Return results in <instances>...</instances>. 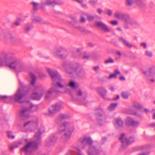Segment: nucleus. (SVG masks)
<instances>
[{"instance_id": "obj_1", "label": "nucleus", "mask_w": 155, "mask_h": 155, "mask_svg": "<svg viewBox=\"0 0 155 155\" xmlns=\"http://www.w3.org/2000/svg\"><path fill=\"white\" fill-rule=\"evenodd\" d=\"M46 69L52 81V87L45 93V99L47 100L51 97L54 91L60 92L59 88H64L66 84L56 71L52 70L49 68H47Z\"/></svg>"}, {"instance_id": "obj_2", "label": "nucleus", "mask_w": 155, "mask_h": 155, "mask_svg": "<svg viewBox=\"0 0 155 155\" xmlns=\"http://www.w3.org/2000/svg\"><path fill=\"white\" fill-rule=\"evenodd\" d=\"M20 86L15 95L12 96H0V100L5 102L12 101L21 103L23 102V98L28 92V87L23 83L20 82Z\"/></svg>"}, {"instance_id": "obj_3", "label": "nucleus", "mask_w": 155, "mask_h": 155, "mask_svg": "<svg viewBox=\"0 0 155 155\" xmlns=\"http://www.w3.org/2000/svg\"><path fill=\"white\" fill-rule=\"evenodd\" d=\"M42 133L41 130L39 129L38 133L35 134L34 137V140L28 143L25 146L21 149V151L28 154L33 150H36L38 148L39 144L41 143V135Z\"/></svg>"}, {"instance_id": "obj_4", "label": "nucleus", "mask_w": 155, "mask_h": 155, "mask_svg": "<svg viewBox=\"0 0 155 155\" xmlns=\"http://www.w3.org/2000/svg\"><path fill=\"white\" fill-rule=\"evenodd\" d=\"M58 130L59 133L64 132V133L61 137V141L65 142L70 138L71 133L74 130V127L72 124L65 122L60 125Z\"/></svg>"}, {"instance_id": "obj_5", "label": "nucleus", "mask_w": 155, "mask_h": 155, "mask_svg": "<svg viewBox=\"0 0 155 155\" xmlns=\"http://www.w3.org/2000/svg\"><path fill=\"white\" fill-rule=\"evenodd\" d=\"M80 141L81 143L82 148H84L87 144L90 146V148L88 151V155H98L97 153H98V150L95 147L92 146L93 141L90 137H84L81 138Z\"/></svg>"}, {"instance_id": "obj_6", "label": "nucleus", "mask_w": 155, "mask_h": 155, "mask_svg": "<svg viewBox=\"0 0 155 155\" xmlns=\"http://www.w3.org/2000/svg\"><path fill=\"white\" fill-rule=\"evenodd\" d=\"M45 91V88L42 85L37 84L35 86L31 97L33 99L39 100L42 97Z\"/></svg>"}, {"instance_id": "obj_7", "label": "nucleus", "mask_w": 155, "mask_h": 155, "mask_svg": "<svg viewBox=\"0 0 155 155\" xmlns=\"http://www.w3.org/2000/svg\"><path fill=\"white\" fill-rule=\"evenodd\" d=\"M37 106L31 104L30 108L24 107L22 108L20 111L19 116L23 119L29 118V117H32L30 116L29 114L30 110H35L36 109Z\"/></svg>"}, {"instance_id": "obj_8", "label": "nucleus", "mask_w": 155, "mask_h": 155, "mask_svg": "<svg viewBox=\"0 0 155 155\" xmlns=\"http://www.w3.org/2000/svg\"><path fill=\"white\" fill-rule=\"evenodd\" d=\"M95 114L98 124L100 125H102L106 119L103 110L100 108H97L95 109Z\"/></svg>"}, {"instance_id": "obj_9", "label": "nucleus", "mask_w": 155, "mask_h": 155, "mask_svg": "<svg viewBox=\"0 0 155 155\" xmlns=\"http://www.w3.org/2000/svg\"><path fill=\"white\" fill-rule=\"evenodd\" d=\"M66 69V72L69 74H71L77 70V71L76 73L78 77L81 78L86 77V74L83 69L79 68H75L73 66L68 65V68Z\"/></svg>"}, {"instance_id": "obj_10", "label": "nucleus", "mask_w": 155, "mask_h": 155, "mask_svg": "<svg viewBox=\"0 0 155 155\" xmlns=\"http://www.w3.org/2000/svg\"><path fill=\"white\" fill-rule=\"evenodd\" d=\"M28 120L24 123V127L29 128L32 127H36L38 126V119L36 116L29 117Z\"/></svg>"}, {"instance_id": "obj_11", "label": "nucleus", "mask_w": 155, "mask_h": 155, "mask_svg": "<svg viewBox=\"0 0 155 155\" xmlns=\"http://www.w3.org/2000/svg\"><path fill=\"white\" fill-rule=\"evenodd\" d=\"M114 16L117 18L122 20L127 23L133 25L134 23V22L133 19L128 15H124L121 13L117 12L115 13Z\"/></svg>"}, {"instance_id": "obj_12", "label": "nucleus", "mask_w": 155, "mask_h": 155, "mask_svg": "<svg viewBox=\"0 0 155 155\" xmlns=\"http://www.w3.org/2000/svg\"><path fill=\"white\" fill-rule=\"evenodd\" d=\"M134 139V137H130L129 140L127 139L125 137L124 134H122L119 138V140L122 142V146L124 148L127 147L129 145L133 143Z\"/></svg>"}, {"instance_id": "obj_13", "label": "nucleus", "mask_w": 155, "mask_h": 155, "mask_svg": "<svg viewBox=\"0 0 155 155\" xmlns=\"http://www.w3.org/2000/svg\"><path fill=\"white\" fill-rule=\"evenodd\" d=\"M8 66L13 69L18 70L20 71H22L24 67L23 65L16 60H13L12 62L10 63Z\"/></svg>"}, {"instance_id": "obj_14", "label": "nucleus", "mask_w": 155, "mask_h": 155, "mask_svg": "<svg viewBox=\"0 0 155 155\" xmlns=\"http://www.w3.org/2000/svg\"><path fill=\"white\" fill-rule=\"evenodd\" d=\"M62 108L61 105L59 103H56L53 105L49 109L48 114L53 116L59 111Z\"/></svg>"}, {"instance_id": "obj_15", "label": "nucleus", "mask_w": 155, "mask_h": 155, "mask_svg": "<svg viewBox=\"0 0 155 155\" xmlns=\"http://www.w3.org/2000/svg\"><path fill=\"white\" fill-rule=\"evenodd\" d=\"M12 58L10 54L3 52L0 55V67L3 66L5 62L7 63L8 60Z\"/></svg>"}, {"instance_id": "obj_16", "label": "nucleus", "mask_w": 155, "mask_h": 155, "mask_svg": "<svg viewBox=\"0 0 155 155\" xmlns=\"http://www.w3.org/2000/svg\"><path fill=\"white\" fill-rule=\"evenodd\" d=\"M95 25L96 26L101 28L104 32H109L111 31L110 28L101 21H97L96 22Z\"/></svg>"}, {"instance_id": "obj_17", "label": "nucleus", "mask_w": 155, "mask_h": 155, "mask_svg": "<svg viewBox=\"0 0 155 155\" xmlns=\"http://www.w3.org/2000/svg\"><path fill=\"white\" fill-rule=\"evenodd\" d=\"M54 53L55 55L61 58H65L67 55L66 51L61 47L56 50L54 51Z\"/></svg>"}, {"instance_id": "obj_18", "label": "nucleus", "mask_w": 155, "mask_h": 155, "mask_svg": "<svg viewBox=\"0 0 155 155\" xmlns=\"http://www.w3.org/2000/svg\"><path fill=\"white\" fill-rule=\"evenodd\" d=\"M57 139V137L54 134L50 136L48 140L46 142V146L48 147L53 146Z\"/></svg>"}, {"instance_id": "obj_19", "label": "nucleus", "mask_w": 155, "mask_h": 155, "mask_svg": "<svg viewBox=\"0 0 155 155\" xmlns=\"http://www.w3.org/2000/svg\"><path fill=\"white\" fill-rule=\"evenodd\" d=\"M126 123L129 125H132L134 127L137 126L139 124V122L134 120L132 118L130 117H127L126 120Z\"/></svg>"}, {"instance_id": "obj_20", "label": "nucleus", "mask_w": 155, "mask_h": 155, "mask_svg": "<svg viewBox=\"0 0 155 155\" xmlns=\"http://www.w3.org/2000/svg\"><path fill=\"white\" fill-rule=\"evenodd\" d=\"M119 40L120 42L122 43L124 45L128 48H130L133 46L132 43H130L127 40L122 37L120 38Z\"/></svg>"}, {"instance_id": "obj_21", "label": "nucleus", "mask_w": 155, "mask_h": 155, "mask_svg": "<svg viewBox=\"0 0 155 155\" xmlns=\"http://www.w3.org/2000/svg\"><path fill=\"white\" fill-rule=\"evenodd\" d=\"M119 40L120 42L122 43L124 45L128 48H130L133 46L132 43H130L127 40L122 37L120 38Z\"/></svg>"}, {"instance_id": "obj_22", "label": "nucleus", "mask_w": 155, "mask_h": 155, "mask_svg": "<svg viewBox=\"0 0 155 155\" xmlns=\"http://www.w3.org/2000/svg\"><path fill=\"white\" fill-rule=\"evenodd\" d=\"M136 3L139 8L142 10H143L146 8V3L141 0H136Z\"/></svg>"}, {"instance_id": "obj_23", "label": "nucleus", "mask_w": 155, "mask_h": 155, "mask_svg": "<svg viewBox=\"0 0 155 155\" xmlns=\"http://www.w3.org/2000/svg\"><path fill=\"white\" fill-rule=\"evenodd\" d=\"M97 91L99 94L104 99H106L105 96L107 93V90L104 88L102 87L98 88L97 89Z\"/></svg>"}, {"instance_id": "obj_24", "label": "nucleus", "mask_w": 155, "mask_h": 155, "mask_svg": "<svg viewBox=\"0 0 155 155\" xmlns=\"http://www.w3.org/2000/svg\"><path fill=\"white\" fill-rule=\"evenodd\" d=\"M13 38L12 35L8 33H2L0 34V38L2 40H4L8 39H12Z\"/></svg>"}, {"instance_id": "obj_25", "label": "nucleus", "mask_w": 155, "mask_h": 155, "mask_svg": "<svg viewBox=\"0 0 155 155\" xmlns=\"http://www.w3.org/2000/svg\"><path fill=\"white\" fill-rule=\"evenodd\" d=\"M58 4H60L59 2L58 1L55 0L48 1L44 3V5H51L53 7H54V5Z\"/></svg>"}, {"instance_id": "obj_26", "label": "nucleus", "mask_w": 155, "mask_h": 155, "mask_svg": "<svg viewBox=\"0 0 155 155\" xmlns=\"http://www.w3.org/2000/svg\"><path fill=\"white\" fill-rule=\"evenodd\" d=\"M32 22L33 23H40L43 20L39 16L33 15L32 17Z\"/></svg>"}, {"instance_id": "obj_27", "label": "nucleus", "mask_w": 155, "mask_h": 155, "mask_svg": "<svg viewBox=\"0 0 155 155\" xmlns=\"http://www.w3.org/2000/svg\"><path fill=\"white\" fill-rule=\"evenodd\" d=\"M69 117L68 115L65 114H61L56 120L57 122L59 123L62 120L67 119Z\"/></svg>"}, {"instance_id": "obj_28", "label": "nucleus", "mask_w": 155, "mask_h": 155, "mask_svg": "<svg viewBox=\"0 0 155 155\" xmlns=\"http://www.w3.org/2000/svg\"><path fill=\"white\" fill-rule=\"evenodd\" d=\"M117 103H111L108 107L107 109L109 111L114 110L117 107Z\"/></svg>"}, {"instance_id": "obj_29", "label": "nucleus", "mask_w": 155, "mask_h": 155, "mask_svg": "<svg viewBox=\"0 0 155 155\" xmlns=\"http://www.w3.org/2000/svg\"><path fill=\"white\" fill-rule=\"evenodd\" d=\"M30 76L31 78V83L32 85H34L35 83L36 77L35 74L31 72L30 73Z\"/></svg>"}, {"instance_id": "obj_30", "label": "nucleus", "mask_w": 155, "mask_h": 155, "mask_svg": "<svg viewBox=\"0 0 155 155\" xmlns=\"http://www.w3.org/2000/svg\"><path fill=\"white\" fill-rule=\"evenodd\" d=\"M116 124L119 127H122L124 125V122L120 118H116L115 120Z\"/></svg>"}, {"instance_id": "obj_31", "label": "nucleus", "mask_w": 155, "mask_h": 155, "mask_svg": "<svg viewBox=\"0 0 155 155\" xmlns=\"http://www.w3.org/2000/svg\"><path fill=\"white\" fill-rule=\"evenodd\" d=\"M22 143L21 142H14V143L13 145L10 147V151H12L15 148L18 147Z\"/></svg>"}, {"instance_id": "obj_32", "label": "nucleus", "mask_w": 155, "mask_h": 155, "mask_svg": "<svg viewBox=\"0 0 155 155\" xmlns=\"http://www.w3.org/2000/svg\"><path fill=\"white\" fill-rule=\"evenodd\" d=\"M120 74V72L117 69L116 70L114 73L110 75L109 77L111 78H116L117 77V75Z\"/></svg>"}, {"instance_id": "obj_33", "label": "nucleus", "mask_w": 155, "mask_h": 155, "mask_svg": "<svg viewBox=\"0 0 155 155\" xmlns=\"http://www.w3.org/2000/svg\"><path fill=\"white\" fill-rule=\"evenodd\" d=\"M33 27V26L32 24L28 23L25 26V31L28 32Z\"/></svg>"}, {"instance_id": "obj_34", "label": "nucleus", "mask_w": 155, "mask_h": 155, "mask_svg": "<svg viewBox=\"0 0 155 155\" xmlns=\"http://www.w3.org/2000/svg\"><path fill=\"white\" fill-rule=\"evenodd\" d=\"M74 27L76 29L81 32H86V29L84 28L81 27L79 26H75Z\"/></svg>"}, {"instance_id": "obj_35", "label": "nucleus", "mask_w": 155, "mask_h": 155, "mask_svg": "<svg viewBox=\"0 0 155 155\" xmlns=\"http://www.w3.org/2000/svg\"><path fill=\"white\" fill-rule=\"evenodd\" d=\"M104 63L105 64L113 63H114V60L111 58H109L108 59L105 60Z\"/></svg>"}, {"instance_id": "obj_36", "label": "nucleus", "mask_w": 155, "mask_h": 155, "mask_svg": "<svg viewBox=\"0 0 155 155\" xmlns=\"http://www.w3.org/2000/svg\"><path fill=\"white\" fill-rule=\"evenodd\" d=\"M7 136L8 137L11 139H14L15 136L12 135V132L8 131L7 132Z\"/></svg>"}, {"instance_id": "obj_37", "label": "nucleus", "mask_w": 155, "mask_h": 155, "mask_svg": "<svg viewBox=\"0 0 155 155\" xmlns=\"http://www.w3.org/2000/svg\"><path fill=\"white\" fill-rule=\"evenodd\" d=\"M145 54L149 57H151L152 55V52L148 50H147L145 51Z\"/></svg>"}, {"instance_id": "obj_38", "label": "nucleus", "mask_w": 155, "mask_h": 155, "mask_svg": "<svg viewBox=\"0 0 155 155\" xmlns=\"http://www.w3.org/2000/svg\"><path fill=\"white\" fill-rule=\"evenodd\" d=\"M77 94L79 96H81L82 95V92L81 90L79 88H78L76 90Z\"/></svg>"}, {"instance_id": "obj_39", "label": "nucleus", "mask_w": 155, "mask_h": 155, "mask_svg": "<svg viewBox=\"0 0 155 155\" xmlns=\"http://www.w3.org/2000/svg\"><path fill=\"white\" fill-rule=\"evenodd\" d=\"M32 4L33 5V9L35 10H36L38 9V4L37 3H36L35 2H33L32 3Z\"/></svg>"}, {"instance_id": "obj_40", "label": "nucleus", "mask_w": 155, "mask_h": 155, "mask_svg": "<svg viewBox=\"0 0 155 155\" xmlns=\"http://www.w3.org/2000/svg\"><path fill=\"white\" fill-rule=\"evenodd\" d=\"M122 96L123 98L127 99L128 97V95L127 93L125 92H123L122 93Z\"/></svg>"}, {"instance_id": "obj_41", "label": "nucleus", "mask_w": 155, "mask_h": 155, "mask_svg": "<svg viewBox=\"0 0 155 155\" xmlns=\"http://www.w3.org/2000/svg\"><path fill=\"white\" fill-rule=\"evenodd\" d=\"M97 1L96 0H91L89 1L90 4L91 5H94L97 3Z\"/></svg>"}, {"instance_id": "obj_42", "label": "nucleus", "mask_w": 155, "mask_h": 155, "mask_svg": "<svg viewBox=\"0 0 155 155\" xmlns=\"http://www.w3.org/2000/svg\"><path fill=\"white\" fill-rule=\"evenodd\" d=\"M21 20L20 19H18L14 23V24L16 26H18L20 24V22Z\"/></svg>"}, {"instance_id": "obj_43", "label": "nucleus", "mask_w": 155, "mask_h": 155, "mask_svg": "<svg viewBox=\"0 0 155 155\" xmlns=\"http://www.w3.org/2000/svg\"><path fill=\"white\" fill-rule=\"evenodd\" d=\"M134 107L137 108H142V105L138 103H137L134 105Z\"/></svg>"}, {"instance_id": "obj_44", "label": "nucleus", "mask_w": 155, "mask_h": 155, "mask_svg": "<svg viewBox=\"0 0 155 155\" xmlns=\"http://www.w3.org/2000/svg\"><path fill=\"white\" fill-rule=\"evenodd\" d=\"M76 153V155H84V154L79 149L77 150Z\"/></svg>"}, {"instance_id": "obj_45", "label": "nucleus", "mask_w": 155, "mask_h": 155, "mask_svg": "<svg viewBox=\"0 0 155 155\" xmlns=\"http://www.w3.org/2000/svg\"><path fill=\"white\" fill-rule=\"evenodd\" d=\"M150 73H154L155 72V68L154 67H152L150 68L149 71Z\"/></svg>"}, {"instance_id": "obj_46", "label": "nucleus", "mask_w": 155, "mask_h": 155, "mask_svg": "<svg viewBox=\"0 0 155 155\" xmlns=\"http://www.w3.org/2000/svg\"><path fill=\"white\" fill-rule=\"evenodd\" d=\"M89 57L90 56L87 54L85 53L83 56L82 58L84 59H88L89 58Z\"/></svg>"}, {"instance_id": "obj_47", "label": "nucleus", "mask_w": 155, "mask_h": 155, "mask_svg": "<svg viewBox=\"0 0 155 155\" xmlns=\"http://www.w3.org/2000/svg\"><path fill=\"white\" fill-rule=\"evenodd\" d=\"M94 16L90 15H88L87 17V19L89 21L92 20L94 19Z\"/></svg>"}, {"instance_id": "obj_48", "label": "nucleus", "mask_w": 155, "mask_h": 155, "mask_svg": "<svg viewBox=\"0 0 155 155\" xmlns=\"http://www.w3.org/2000/svg\"><path fill=\"white\" fill-rule=\"evenodd\" d=\"M132 3V0H126V3L127 5L131 6Z\"/></svg>"}, {"instance_id": "obj_49", "label": "nucleus", "mask_w": 155, "mask_h": 155, "mask_svg": "<svg viewBox=\"0 0 155 155\" xmlns=\"http://www.w3.org/2000/svg\"><path fill=\"white\" fill-rule=\"evenodd\" d=\"M69 85L71 87H74L75 86V83L74 82L71 81L70 82Z\"/></svg>"}, {"instance_id": "obj_50", "label": "nucleus", "mask_w": 155, "mask_h": 155, "mask_svg": "<svg viewBox=\"0 0 155 155\" xmlns=\"http://www.w3.org/2000/svg\"><path fill=\"white\" fill-rule=\"evenodd\" d=\"M110 23L113 25H116L118 24L117 21L116 20L111 21H110Z\"/></svg>"}, {"instance_id": "obj_51", "label": "nucleus", "mask_w": 155, "mask_h": 155, "mask_svg": "<svg viewBox=\"0 0 155 155\" xmlns=\"http://www.w3.org/2000/svg\"><path fill=\"white\" fill-rule=\"evenodd\" d=\"M140 45L144 48H146L147 47V44L145 43H141Z\"/></svg>"}, {"instance_id": "obj_52", "label": "nucleus", "mask_w": 155, "mask_h": 155, "mask_svg": "<svg viewBox=\"0 0 155 155\" xmlns=\"http://www.w3.org/2000/svg\"><path fill=\"white\" fill-rule=\"evenodd\" d=\"M106 14L109 16H111L112 15V11L110 10H108L106 12Z\"/></svg>"}, {"instance_id": "obj_53", "label": "nucleus", "mask_w": 155, "mask_h": 155, "mask_svg": "<svg viewBox=\"0 0 155 155\" xmlns=\"http://www.w3.org/2000/svg\"><path fill=\"white\" fill-rule=\"evenodd\" d=\"M100 69L99 66H95L94 67V69L95 71H97V70Z\"/></svg>"}, {"instance_id": "obj_54", "label": "nucleus", "mask_w": 155, "mask_h": 155, "mask_svg": "<svg viewBox=\"0 0 155 155\" xmlns=\"http://www.w3.org/2000/svg\"><path fill=\"white\" fill-rule=\"evenodd\" d=\"M80 21L81 22L84 23L85 22V19L84 17H82L81 18Z\"/></svg>"}, {"instance_id": "obj_55", "label": "nucleus", "mask_w": 155, "mask_h": 155, "mask_svg": "<svg viewBox=\"0 0 155 155\" xmlns=\"http://www.w3.org/2000/svg\"><path fill=\"white\" fill-rule=\"evenodd\" d=\"M100 58V56L99 55H95L93 57V58L95 59L98 58Z\"/></svg>"}, {"instance_id": "obj_56", "label": "nucleus", "mask_w": 155, "mask_h": 155, "mask_svg": "<svg viewBox=\"0 0 155 155\" xmlns=\"http://www.w3.org/2000/svg\"><path fill=\"white\" fill-rule=\"evenodd\" d=\"M97 12L100 14H101V13L102 12V10L101 8H98L97 9Z\"/></svg>"}, {"instance_id": "obj_57", "label": "nucleus", "mask_w": 155, "mask_h": 155, "mask_svg": "<svg viewBox=\"0 0 155 155\" xmlns=\"http://www.w3.org/2000/svg\"><path fill=\"white\" fill-rule=\"evenodd\" d=\"M75 1L79 3L82 4L83 2V0H75Z\"/></svg>"}, {"instance_id": "obj_58", "label": "nucleus", "mask_w": 155, "mask_h": 155, "mask_svg": "<svg viewBox=\"0 0 155 155\" xmlns=\"http://www.w3.org/2000/svg\"><path fill=\"white\" fill-rule=\"evenodd\" d=\"M119 95H117V97H114L113 98V100H114V101H116L118 99H119Z\"/></svg>"}, {"instance_id": "obj_59", "label": "nucleus", "mask_w": 155, "mask_h": 155, "mask_svg": "<svg viewBox=\"0 0 155 155\" xmlns=\"http://www.w3.org/2000/svg\"><path fill=\"white\" fill-rule=\"evenodd\" d=\"M73 151H70L68 153H67L65 155H70V154H73Z\"/></svg>"}, {"instance_id": "obj_60", "label": "nucleus", "mask_w": 155, "mask_h": 155, "mask_svg": "<svg viewBox=\"0 0 155 155\" xmlns=\"http://www.w3.org/2000/svg\"><path fill=\"white\" fill-rule=\"evenodd\" d=\"M116 53L117 55H118L119 56H120L121 55V54L120 52L119 51H116Z\"/></svg>"}, {"instance_id": "obj_61", "label": "nucleus", "mask_w": 155, "mask_h": 155, "mask_svg": "<svg viewBox=\"0 0 155 155\" xmlns=\"http://www.w3.org/2000/svg\"><path fill=\"white\" fill-rule=\"evenodd\" d=\"M148 154L147 153H139L137 155H147Z\"/></svg>"}, {"instance_id": "obj_62", "label": "nucleus", "mask_w": 155, "mask_h": 155, "mask_svg": "<svg viewBox=\"0 0 155 155\" xmlns=\"http://www.w3.org/2000/svg\"><path fill=\"white\" fill-rule=\"evenodd\" d=\"M120 79L121 80H125V78L124 76H121L120 78Z\"/></svg>"}, {"instance_id": "obj_63", "label": "nucleus", "mask_w": 155, "mask_h": 155, "mask_svg": "<svg viewBox=\"0 0 155 155\" xmlns=\"http://www.w3.org/2000/svg\"><path fill=\"white\" fill-rule=\"evenodd\" d=\"M109 89L110 90L112 91H114V87L112 86L111 87H109Z\"/></svg>"}, {"instance_id": "obj_64", "label": "nucleus", "mask_w": 155, "mask_h": 155, "mask_svg": "<svg viewBox=\"0 0 155 155\" xmlns=\"http://www.w3.org/2000/svg\"><path fill=\"white\" fill-rule=\"evenodd\" d=\"M124 27L126 29H127L129 28V27L127 25H125Z\"/></svg>"}]
</instances>
